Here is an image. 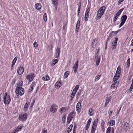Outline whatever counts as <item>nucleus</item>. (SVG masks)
Here are the masks:
<instances>
[{
  "label": "nucleus",
  "mask_w": 133,
  "mask_h": 133,
  "mask_svg": "<svg viewBox=\"0 0 133 133\" xmlns=\"http://www.w3.org/2000/svg\"><path fill=\"white\" fill-rule=\"evenodd\" d=\"M105 9V7L104 6H102L100 8L97 14V19H99L101 17L104 12Z\"/></svg>",
  "instance_id": "1"
},
{
  "label": "nucleus",
  "mask_w": 133,
  "mask_h": 133,
  "mask_svg": "<svg viewBox=\"0 0 133 133\" xmlns=\"http://www.w3.org/2000/svg\"><path fill=\"white\" fill-rule=\"evenodd\" d=\"M3 99L4 102L5 104H9L11 101V98L10 96L7 95V93H5L3 97Z\"/></svg>",
  "instance_id": "2"
},
{
  "label": "nucleus",
  "mask_w": 133,
  "mask_h": 133,
  "mask_svg": "<svg viewBox=\"0 0 133 133\" xmlns=\"http://www.w3.org/2000/svg\"><path fill=\"white\" fill-rule=\"evenodd\" d=\"M98 122V120L97 119L94 120L92 126L91 128V133H95Z\"/></svg>",
  "instance_id": "3"
},
{
  "label": "nucleus",
  "mask_w": 133,
  "mask_h": 133,
  "mask_svg": "<svg viewBox=\"0 0 133 133\" xmlns=\"http://www.w3.org/2000/svg\"><path fill=\"white\" fill-rule=\"evenodd\" d=\"M16 93L17 95H22L24 93V89L23 88H16Z\"/></svg>",
  "instance_id": "4"
},
{
  "label": "nucleus",
  "mask_w": 133,
  "mask_h": 133,
  "mask_svg": "<svg viewBox=\"0 0 133 133\" xmlns=\"http://www.w3.org/2000/svg\"><path fill=\"white\" fill-rule=\"evenodd\" d=\"M27 114L26 113H24L19 115V119L21 121H25L27 118Z\"/></svg>",
  "instance_id": "5"
},
{
  "label": "nucleus",
  "mask_w": 133,
  "mask_h": 133,
  "mask_svg": "<svg viewBox=\"0 0 133 133\" xmlns=\"http://www.w3.org/2000/svg\"><path fill=\"white\" fill-rule=\"evenodd\" d=\"M58 108V106L55 104H54L52 105L50 108V111L52 113H54L56 112Z\"/></svg>",
  "instance_id": "6"
},
{
  "label": "nucleus",
  "mask_w": 133,
  "mask_h": 133,
  "mask_svg": "<svg viewBox=\"0 0 133 133\" xmlns=\"http://www.w3.org/2000/svg\"><path fill=\"white\" fill-rule=\"evenodd\" d=\"M118 38L115 37L114 38V41L112 42V49H116Z\"/></svg>",
  "instance_id": "7"
},
{
  "label": "nucleus",
  "mask_w": 133,
  "mask_h": 133,
  "mask_svg": "<svg viewBox=\"0 0 133 133\" xmlns=\"http://www.w3.org/2000/svg\"><path fill=\"white\" fill-rule=\"evenodd\" d=\"M34 77V74L33 73H31L27 76L26 79L29 81L31 82L33 80Z\"/></svg>",
  "instance_id": "8"
},
{
  "label": "nucleus",
  "mask_w": 133,
  "mask_h": 133,
  "mask_svg": "<svg viewBox=\"0 0 133 133\" xmlns=\"http://www.w3.org/2000/svg\"><path fill=\"white\" fill-rule=\"evenodd\" d=\"M97 43V40L96 39H93V42L91 44L92 48L94 49L96 47Z\"/></svg>",
  "instance_id": "9"
},
{
  "label": "nucleus",
  "mask_w": 133,
  "mask_h": 133,
  "mask_svg": "<svg viewBox=\"0 0 133 133\" xmlns=\"http://www.w3.org/2000/svg\"><path fill=\"white\" fill-rule=\"evenodd\" d=\"M24 71V69L22 67L20 66L18 69L17 72L18 74L21 75L22 74Z\"/></svg>",
  "instance_id": "10"
},
{
  "label": "nucleus",
  "mask_w": 133,
  "mask_h": 133,
  "mask_svg": "<svg viewBox=\"0 0 133 133\" xmlns=\"http://www.w3.org/2000/svg\"><path fill=\"white\" fill-rule=\"evenodd\" d=\"M130 125L129 123L126 122L124 123L123 127L124 129L126 131L128 130L129 127Z\"/></svg>",
  "instance_id": "11"
},
{
  "label": "nucleus",
  "mask_w": 133,
  "mask_h": 133,
  "mask_svg": "<svg viewBox=\"0 0 133 133\" xmlns=\"http://www.w3.org/2000/svg\"><path fill=\"white\" fill-rule=\"evenodd\" d=\"M60 52V50L59 48H57L56 50V54H55V58H58L59 57Z\"/></svg>",
  "instance_id": "12"
},
{
  "label": "nucleus",
  "mask_w": 133,
  "mask_h": 133,
  "mask_svg": "<svg viewBox=\"0 0 133 133\" xmlns=\"http://www.w3.org/2000/svg\"><path fill=\"white\" fill-rule=\"evenodd\" d=\"M78 61H77L75 63L73 67V69L75 72H76L77 71L78 68Z\"/></svg>",
  "instance_id": "13"
},
{
  "label": "nucleus",
  "mask_w": 133,
  "mask_h": 133,
  "mask_svg": "<svg viewBox=\"0 0 133 133\" xmlns=\"http://www.w3.org/2000/svg\"><path fill=\"white\" fill-rule=\"evenodd\" d=\"M81 103L80 102L77 103L76 106V108L77 111L79 112L81 110Z\"/></svg>",
  "instance_id": "14"
},
{
  "label": "nucleus",
  "mask_w": 133,
  "mask_h": 133,
  "mask_svg": "<svg viewBox=\"0 0 133 133\" xmlns=\"http://www.w3.org/2000/svg\"><path fill=\"white\" fill-rule=\"evenodd\" d=\"M61 85V82H60L57 81L55 84V86L56 88H59Z\"/></svg>",
  "instance_id": "15"
},
{
  "label": "nucleus",
  "mask_w": 133,
  "mask_h": 133,
  "mask_svg": "<svg viewBox=\"0 0 133 133\" xmlns=\"http://www.w3.org/2000/svg\"><path fill=\"white\" fill-rule=\"evenodd\" d=\"M127 16L126 15H123L121 18V21L125 22L127 19Z\"/></svg>",
  "instance_id": "16"
},
{
  "label": "nucleus",
  "mask_w": 133,
  "mask_h": 133,
  "mask_svg": "<svg viewBox=\"0 0 133 133\" xmlns=\"http://www.w3.org/2000/svg\"><path fill=\"white\" fill-rule=\"evenodd\" d=\"M35 84V83H32L30 87V88L29 89L28 91L29 92H31L32 91L33 89V87H34Z\"/></svg>",
  "instance_id": "17"
},
{
  "label": "nucleus",
  "mask_w": 133,
  "mask_h": 133,
  "mask_svg": "<svg viewBox=\"0 0 133 133\" xmlns=\"http://www.w3.org/2000/svg\"><path fill=\"white\" fill-rule=\"evenodd\" d=\"M111 98V97H108L106 99L105 102V107H106L107 106L108 104L109 103Z\"/></svg>",
  "instance_id": "18"
},
{
  "label": "nucleus",
  "mask_w": 133,
  "mask_h": 133,
  "mask_svg": "<svg viewBox=\"0 0 133 133\" xmlns=\"http://www.w3.org/2000/svg\"><path fill=\"white\" fill-rule=\"evenodd\" d=\"M80 21L78 20L77 22V24L76 25V31L78 32V29L79 27L80 26Z\"/></svg>",
  "instance_id": "19"
},
{
  "label": "nucleus",
  "mask_w": 133,
  "mask_h": 133,
  "mask_svg": "<svg viewBox=\"0 0 133 133\" xmlns=\"http://www.w3.org/2000/svg\"><path fill=\"white\" fill-rule=\"evenodd\" d=\"M88 114L90 116H91L93 114L94 110L92 108H90L88 111Z\"/></svg>",
  "instance_id": "20"
},
{
  "label": "nucleus",
  "mask_w": 133,
  "mask_h": 133,
  "mask_svg": "<svg viewBox=\"0 0 133 133\" xmlns=\"http://www.w3.org/2000/svg\"><path fill=\"white\" fill-rule=\"evenodd\" d=\"M50 78L48 76V75H46L45 77H43L42 79L44 81H48L49 80Z\"/></svg>",
  "instance_id": "21"
},
{
  "label": "nucleus",
  "mask_w": 133,
  "mask_h": 133,
  "mask_svg": "<svg viewBox=\"0 0 133 133\" xmlns=\"http://www.w3.org/2000/svg\"><path fill=\"white\" fill-rule=\"evenodd\" d=\"M66 107H62L59 109V112L61 113H63L66 110Z\"/></svg>",
  "instance_id": "22"
},
{
  "label": "nucleus",
  "mask_w": 133,
  "mask_h": 133,
  "mask_svg": "<svg viewBox=\"0 0 133 133\" xmlns=\"http://www.w3.org/2000/svg\"><path fill=\"white\" fill-rule=\"evenodd\" d=\"M36 8L37 9H39L41 7V4L39 3H37L36 4Z\"/></svg>",
  "instance_id": "23"
},
{
  "label": "nucleus",
  "mask_w": 133,
  "mask_h": 133,
  "mask_svg": "<svg viewBox=\"0 0 133 133\" xmlns=\"http://www.w3.org/2000/svg\"><path fill=\"white\" fill-rule=\"evenodd\" d=\"M52 63L51 64L52 66H54L55 65L56 63L58 62V59H53L52 60Z\"/></svg>",
  "instance_id": "24"
},
{
  "label": "nucleus",
  "mask_w": 133,
  "mask_h": 133,
  "mask_svg": "<svg viewBox=\"0 0 133 133\" xmlns=\"http://www.w3.org/2000/svg\"><path fill=\"white\" fill-rule=\"evenodd\" d=\"M96 59V64L97 66H98L99 63L100 59V57L98 56Z\"/></svg>",
  "instance_id": "25"
},
{
  "label": "nucleus",
  "mask_w": 133,
  "mask_h": 133,
  "mask_svg": "<svg viewBox=\"0 0 133 133\" xmlns=\"http://www.w3.org/2000/svg\"><path fill=\"white\" fill-rule=\"evenodd\" d=\"M66 115L64 114L63 115V116L62 118V123H64L66 118Z\"/></svg>",
  "instance_id": "26"
},
{
  "label": "nucleus",
  "mask_w": 133,
  "mask_h": 133,
  "mask_svg": "<svg viewBox=\"0 0 133 133\" xmlns=\"http://www.w3.org/2000/svg\"><path fill=\"white\" fill-rule=\"evenodd\" d=\"M127 68H128H128H129L130 65V58H129L127 62Z\"/></svg>",
  "instance_id": "27"
},
{
  "label": "nucleus",
  "mask_w": 133,
  "mask_h": 133,
  "mask_svg": "<svg viewBox=\"0 0 133 133\" xmlns=\"http://www.w3.org/2000/svg\"><path fill=\"white\" fill-rule=\"evenodd\" d=\"M17 58V57H16L14 59L12 64V67L13 65H14L16 61Z\"/></svg>",
  "instance_id": "28"
},
{
  "label": "nucleus",
  "mask_w": 133,
  "mask_h": 133,
  "mask_svg": "<svg viewBox=\"0 0 133 133\" xmlns=\"http://www.w3.org/2000/svg\"><path fill=\"white\" fill-rule=\"evenodd\" d=\"M43 19L45 22H46L47 21V18L46 15V13H44V15L43 16Z\"/></svg>",
  "instance_id": "29"
},
{
  "label": "nucleus",
  "mask_w": 133,
  "mask_h": 133,
  "mask_svg": "<svg viewBox=\"0 0 133 133\" xmlns=\"http://www.w3.org/2000/svg\"><path fill=\"white\" fill-rule=\"evenodd\" d=\"M52 2L53 4H58V0H52Z\"/></svg>",
  "instance_id": "30"
},
{
  "label": "nucleus",
  "mask_w": 133,
  "mask_h": 133,
  "mask_svg": "<svg viewBox=\"0 0 133 133\" xmlns=\"http://www.w3.org/2000/svg\"><path fill=\"white\" fill-rule=\"evenodd\" d=\"M22 81H21L20 82V83L19 84V85L16 88H22Z\"/></svg>",
  "instance_id": "31"
},
{
  "label": "nucleus",
  "mask_w": 133,
  "mask_h": 133,
  "mask_svg": "<svg viewBox=\"0 0 133 133\" xmlns=\"http://www.w3.org/2000/svg\"><path fill=\"white\" fill-rule=\"evenodd\" d=\"M78 13L77 14L78 16L79 14L80 13L79 11L81 9V4L80 3L78 5Z\"/></svg>",
  "instance_id": "32"
},
{
  "label": "nucleus",
  "mask_w": 133,
  "mask_h": 133,
  "mask_svg": "<svg viewBox=\"0 0 133 133\" xmlns=\"http://www.w3.org/2000/svg\"><path fill=\"white\" fill-rule=\"evenodd\" d=\"M111 127H109L106 131V133H110V131L111 130Z\"/></svg>",
  "instance_id": "33"
},
{
  "label": "nucleus",
  "mask_w": 133,
  "mask_h": 133,
  "mask_svg": "<svg viewBox=\"0 0 133 133\" xmlns=\"http://www.w3.org/2000/svg\"><path fill=\"white\" fill-rule=\"evenodd\" d=\"M101 77V76L100 75L97 76L95 77V81H97Z\"/></svg>",
  "instance_id": "34"
},
{
  "label": "nucleus",
  "mask_w": 133,
  "mask_h": 133,
  "mask_svg": "<svg viewBox=\"0 0 133 133\" xmlns=\"http://www.w3.org/2000/svg\"><path fill=\"white\" fill-rule=\"evenodd\" d=\"M109 124H110V125L111 124L112 126H113L115 124V122L114 121L111 120L110 122H109Z\"/></svg>",
  "instance_id": "35"
},
{
  "label": "nucleus",
  "mask_w": 133,
  "mask_h": 133,
  "mask_svg": "<svg viewBox=\"0 0 133 133\" xmlns=\"http://www.w3.org/2000/svg\"><path fill=\"white\" fill-rule=\"evenodd\" d=\"M116 72H118V73H121V68L120 66H118V67Z\"/></svg>",
  "instance_id": "36"
},
{
  "label": "nucleus",
  "mask_w": 133,
  "mask_h": 133,
  "mask_svg": "<svg viewBox=\"0 0 133 133\" xmlns=\"http://www.w3.org/2000/svg\"><path fill=\"white\" fill-rule=\"evenodd\" d=\"M69 74V72L68 71H66L65 72L64 75L65 78H66L68 77Z\"/></svg>",
  "instance_id": "37"
},
{
  "label": "nucleus",
  "mask_w": 133,
  "mask_h": 133,
  "mask_svg": "<svg viewBox=\"0 0 133 133\" xmlns=\"http://www.w3.org/2000/svg\"><path fill=\"white\" fill-rule=\"evenodd\" d=\"M89 17V15L85 14L84 16V20L85 21H87L88 20V18Z\"/></svg>",
  "instance_id": "38"
},
{
  "label": "nucleus",
  "mask_w": 133,
  "mask_h": 133,
  "mask_svg": "<svg viewBox=\"0 0 133 133\" xmlns=\"http://www.w3.org/2000/svg\"><path fill=\"white\" fill-rule=\"evenodd\" d=\"M90 10V8H88L85 14L89 15L88 14L89 13Z\"/></svg>",
  "instance_id": "39"
},
{
  "label": "nucleus",
  "mask_w": 133,
  "mask_h": 133,
  "mask_svg": "<svg viewBox=\"0 0 133 133\" xmlns=\"http://www.w3.org/2000/svg\"><path fill=\"white\" fill-rule=\"evenodd\" d=\"M111 36H112L111 34H110L109 35V37H108L107 39L106 40V42H107V43H108V41H109L110 40V39L111 37Z\"/></svg>",
  "instance_id": "40"
},
{
  "label": "nucleus",
  "mask_w": 133,
  "mask_h": 133,
  "mask_svg": "<svg viewBox=\"0 0 133 133\" xmlns=\"http://www.w3.org/2000/svg\"><path fill=\"white\" fill-rule=\"evenodd\" d=\"M119 82L118 81H116L114 82L113 84L115 86V87H117V86L118 85Z\"/></svg>",
  "instance_id": "41"
},
{
  "label": "nucleus",
  "mask_w": 133,
  "mask_h": 133,
  "mask_svg": "<svg viewBox=\"0 0 133 133\" xmlns=\"http://www.w3.org/2000/svg\"><path fill=\"white\" fill-rule=\"evenodd\" d=\"M119 78L118 77L116 76H115L114 78H113V81H114L115 82Z\"/></svg>",
  "instance_id": "42"
},
{
  "label": "nucleus",
  "mask_w": 133,
  "mask_h": 133,
  "mask_svg": "<svg viewBox=\"0 0 133 133\" xmlns=\"http://www.w3.org/2000/svg\"><path fill=\"white\" fill-rule=\"evenodd\" d=\"M29 105H30V103L29 102H28V103H26L24 107H26V108H28Z\"/></svg>",
  "instance_id": "43"
},
{
  "label": "nucleus",
  "mask_w": 133,
  "mask_h": 133,
  "mask_svg": "<svg viewBox=\"0 0 133 133\" xmlns=\"http://www.w3.org/2000/svg\"><path fill=\"white\" fill-rule=\"evenodd\" d=\"M120 73L116 72V74H115V76H116L118 77L119 78L120 76Z\"/></svg>",
  "instance_id": "44"
},
{
  "label": "nucleus",
  "mask_w": 133,
  "mask_h": 133,
  "mask_svg": "<svg viewBox=\"0 0 133 133\" xmlns=\"http://www.w3.org/2000/svg\"><path fill=\"white\" fill-rule=\"evenodd\" d=\"M91 120H92L91 118H90L88 119V120L87 123V124H90L91 123Z\"/></svg>",
  "instance_id": "45"
},
{
  "label": "nucleus",
  "mask_w": 133,
  "mask_h": 133,
  "mask_svg": "<svg viewBox=\"0 0 133 133\" xmlns=\"http://www.w3.org/2000/svg\"><path fill=\"white\" fill-rule=\"evenodd\" d=\"M34 47L37 48L38 47V45L37 43L36 42H35L34 43Z\"/></svg>",
  "instance_id": "46"
},
{
  "label": "nucleus",
  "mask_w": 133,
  "mask_h": 133,
  "mask_svg": "<svg viewBox=\"0 0 133 133\" xmlns=\"http://www.w3.org/2000/svg\"><path fill=\"white\" fill-rule=\"evenodd\" d=\"M47 131L46 129H44L42 133H47Z\"/></svg>",
  "instance_id": "47"
},
{
  "label": "nucleus",
  "mask_w": 133,
  "mask_h": 133,
  "mask_svg": "<svg viewBox=\"0 0 133 133\" xmlns=\"http://www.w3.org/2000/svg\"><path fill=\"white\" fill-rule=\"evenodd\" d=\"M74 112H72L70 113V114L69 115V116H70L71 117H73V115H74Z\"/></svg>",
  "instance_id": "48"
},
{
  "label": "nucleus",
  "mask_w": 133,
  "mask_h": 133,
  "mask_svg": "<svg viewBox=\"0 0 133 133\" xmlns=\"http://www.w3.org/2000/svg\"><path fill=\"white\" fill-rule=\"evenodd\" d=\"M104 124H105V122H104L103 121H102V123H101V127H102V128H103L104 126Z\"/></svg>",
  "instance_id": "49"
},
{
  "label": "nucleus",
  "mask_w": 133,
  "mask_h": 133,
  "mask_svg": "<svg viewBox=\"0 0 133 133\" xmlns=\"http://www.w3.org/2000/svg\"><path fill=\"white\" fill-rule=\"evenodd\" d=\"M124 8L121 9L119 10L118 12V13L120 14L121 13L122 11L123 10Z\"/></svg>",
  "instance_id": "50"
},
{
  "label": "nucleus",
  "mask_w": 133,
  "mask_h": 133,
  "mask_svg": "<svg viewBox=\"0 0 133 133\" xmlns=\"http://www.w3.org/2000/svg\"><path fill=\"white\" fill-rule=\"evenodd\" d=\"M99 54V52H97L96 53L95 55V58H96L98 56V55Z\"/></svg>",
  "instance_id": "51"
},
{
  "label": "nucleus",
  "mask_w": 133,
  "mask_h": 133,
  "mask_svg": "<svg viewBox=\"0 0 133 133\" xmlns=\"http://www.w3.org/2000/svg\"><path fill=\"white\" fill-rule=\"evenodd\" d=\"M72 118V117H71L70 116H68L67 118V120H70V121H71Z\"/></svg>",
  "instance_id": "52"
},
{
  "label": "nucleus",
  "mask_w": 133,
  "mask_h": 133,
  "mask_svg": "<svg viewBox=\"0 0 133 133\" xmlns=\"http://www.w3.org/2000/svg\"><path fill=\"white\" fill-rule=\"evenodd\" d=\"M124 0H119L118 3V5H119L121 3L123 2Z\"/></svg>",
  "instance_id": "53"
},
{
  "label": "nucleus",
  "mask_w": 133,
  "mask_h": 133,
  "mask_svg": "<svg viewBox=\"0 0 133 133\" xmlns=\"http://www.w3.org/2000/svg\"><path fill=\"white\" fill-rule=\"evenodd\" d=\"M125 23V22H124L123 21H121V22L120 24V25L119 26V28H120L121 27L122 25H123Z\"/></svg>",
  "instance_id": "54"
},
{
  "label": "nucleus",
  "mask_w": 133,
  "mask_h": 133,
  "mask_svg": "<svg viewBox=\"0 0 133 133\" xmlns=\"http://www.w3.org/2000/svg\"><path fill=\"white\" fill-rule=\"evenodd\" d=\"M49 50H51L52 48V45H51L49 46Z\"/></svg>",
  "instance_id": "55"
},
{
  "label": "nucleus",
  "mask_w": 133,
  "mask_h": 133,
  "mask_svg": "<svg viewBox=\"0 0 133 133\" xmlns=\"http://www.w3.org/2000/svg\"><path fill=\"white\" fill-rule=\"evenodd\" d=\"M121 108V106L120 107L118 108L117 109V114H119V112L120 111Z\"/></svg>",
  "instance_id": "56"
},
{
  "label": "nucleus",
  "mask_w": 133,
  "mask_h": 133,
  "mask_svg": "<svg viewBox=\"0 0 133 133\" xmlns=\"http://www.w3.org/2000/svg\"><path fill=\"white\" fill-rule=\"evenodd\" d=\"M55 5L54 6V9L56 11L57 10V4H54Z\"/></svg>",
  "instance_id": "57"
},
{
  "label": "nucleus",
  "mask_w": 133,
  "mask_h": 133,
  "mask_svg": "<svg viewBox=\"0 0 133 133\" xmlns=\"http://www.w3.org/2000/svg\"><path fill=\"white\" fill-rule=\"evenodd\" d=\"M118 17L115 15V17H114L113 21L114 22H115L117 19Z\"/></svg>",
  "instance_id": "58"
},
{
  "label": "nucleus",
  "mask_w": 133,
  "mask_h": 133,
  "mask_svg": "<svg viewBox=\"0 0 133 133\" xmlns=\"http://www.w3.org/2000/svg\"><path fill=\"white\" fill-rule=\"evenodd\" d=\"M111 89H114L116 87H115V85H114L113 84H112L111 86Z\"/></svg>",
  "instance_id": "59"
},
{
  "label": "nucleus",
  "mask_w": 133,
  "mask_h": 133,
  "mask_svg": "<svg viewBox=\"0 0 133 133\" xmlns=\"http://www.w3.org/2000/svg\"><path fill=\"white\" fill-rule=\"evenodd\" d=\"M73 127V125L71 124L70 125L69 127L68 128V129H72Z\"/></svg>",
  "instance_id": "60"
},
{
  "label": "nucleus",
  "mask_w": 133,
  "mask_h": 133,
  "mask_svg": "<svg viewBox=\"0 0 133 133\" xmlns=\"http://www.w3.org/2000/svg\"><path fill=\"white\" fill-rule=\"evenodd\" d=\"M75 95V94H71L70 97H71V98H73L74 97Z\"/></svg>",
  "instance_id": "61"
},
{
  "label": "nucleus",
  "mask_w": 133,
  "mask_h": 133,
  "mask_svg": "<svg viewBox=\"0 0 133 133\" xmlns=\"http://www.w3.org/2000/svg\"><path fill=\"white\" fill-rule=\"evenodd\" d=\"M35 102V100L33 99V102H32V103H31V107L34 105V103Z\"/></svg>",
  "instance_id": "62"
},
{
  "label": "nucleus",
  "mask_w": 133,
  "mask_h": 133,
  "mask_svg": "<svg viewBox=\"0 0 133 133\" xmlns=\"http://www.w3.org/2000/svg\"><path fill=\"white\" fill-rule=\"evenodd\" d=\"M66 23H65L64 24V25H63V29H64L65 28H66Z\"/></svg>",
  "instance_id": "63"
},
{
  "label": "nucleus",
  "mask_w": 133,
  "mask_h": 133,
  "mask_svg": "<svg viewBox=\"0 0 133 133\" xmlns=\"http://www.w3.org/2000/svg\"><path fill=\"white\" fill-rule=\"evenodd\" d=\"M111 132L112 133H114V128H112L111 129Z\"/></svg>",
  "instance_id": "64"
}]
</instances>
